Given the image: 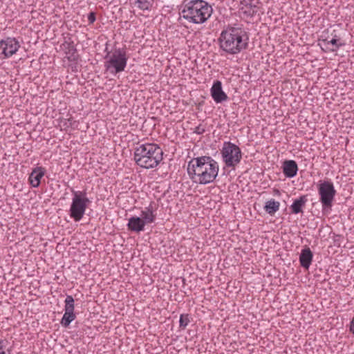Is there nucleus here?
<instances>
[{
    "label": "nucleus",
    "mask_w": 354,
    "mask_h": 354,
    "mask_svg": "<svg viewBox=\"0 0 354 354\" xmlns=\"http://www.w3.org/2000/svg\"><path fill=\"white\" fill-rule=\"evenodd\" d=\"M218 42L222 50L236 55L248 48L249 34L243 25L228 26L221 32Z\"/></svg>",
    "instance_id": "1"
},
{
    "label": "nucleus",
    "mask_w": 354,
    "mask_h": 354,
    "mask_svg": "<svg viewBox=\"0 0 354 354\" xmlns=\"http://www.w3.org/2000/svg\"><path fill=\"white\" fill-rule=\"evenodd\" d=\"M218 164L211 156L194 158L187 165L189 178L195 183L206 185L214 182L218 176Z\"/></svg>",
    "instance_id": "2"
},
{
    "label": "nucleus",
    "mask_w": 354,
    "mask_h": 354,
    "mask_svg": "<svg viewBox=\"0 0 354 354\" xmlns=\"http://www.w3.org/2000/svg\"><path fill=\"white\" fill-rule=\"evenodd\" d=\"M212 8L203 0H184L180 6V18L193 24H203L212 15Z\"/></svg>",
    "instance_id": "3"
},
{
    "label": "nucleus",
    "mask_w": 354,
    "mask_h": 354,
    "mask_svg": "<svg viewBox=\"0 0 354 354\" xmlns=\"http://www.w3.org/2000/svg\"><path fill=\"white\" fill-rule=\"evenodd\" d=\"M162 149L155 143H145L135 149L133 159L136 163L145 169H152L162 160Z\"/></svg>",
    "instance_id": "4"
},
{
    "label": "nucleus",
    "mask_w": 354,
    "mask_h": 354,
    "mask_svg": "<svg viewBox=\"0 0 354 354\" xmlns=\"http://www.w3.org/2000/svg\"><path fill=\"white\" fill-rule=\"evenodd\" d=\"M106 54L104 57V67L106 71H109L111 74H117L124 71L128 57L124 48H114L112 51H109L106 48Z\"/></svg>",
    "instance_id": "5"
},
{
    "label": "nucleus",
    "mask_w": 354,
    "mask_h": 354,
    "mask_svg": "<svg viewBox=\"0 0 354 354\" xmlns=\"http://www.w3.org/2000/svg\"><path fill=\"white\" fill-rule=\"evenodd\" d=\"M73 195L69 214L75 221H80L84 216L88 205L91 203L85 192L75 191L71 189Z\"/></svg>",
    "instance_id": "6"
},
{
    "label": "nucleus",
    "mask_w": 354,
    "mask_h": 354,
    "mask_svg": "<svg viewBox=\"0 0 354 354\" xmlns=\"http://www.w3.org/2000/svg\"><path fill=\"white\" fill-rule=\"evenodd\" d=\"M317 191L323 212L331 210L336 195L333 183L330 180H320L317 185Z\"/></svg>",
    "instance_id": "7"
},
{
    "label": "nucleus",
    "mask_w": 354,
    "mask_h": 354,
    "mask_svg": "<svg viewBox=\"0 0 354 354\" xmlns=\"http://www.w3.org/2000/svg\"><path fill=\"white\" fill-rule=\"evenodd\" d=\"M223 161L226 167L234 168L242 158L241 149L231 142H225L221 151Z\"/></svg>",
    "instance_id": "8"
},
{
    "label": "nucleus",
    "mask_w": 354,
    "mask_h": 354,
    "mask_svg": "<svg viewBox=\"0 0 354 354\" xmlns=\"http://www.w3.org/2000/svg\"><path fill=\"white\" fill-rule=\"evenodd\" d=\"M20 48L19 41L15 37H6L0 41V59L10 57Z\"/></svg>",
    "instance_id": "9"
},
{
    "label": "nucleus",
    "mask_w": 354,
    "mask_h": 354,
    "mask_svg": "<svg viewBox=\"0 0 354 354\" xmlns=\"http://www.w3.org/2000/svg\"><path fill=\"white\" fill-rule=\"evenodd\" d=\"M319 41L321 42L319 45L322 49L325 52H335L340 47L344 46V43L340 42L339 39L337 38L336 35H334L330 40H328L327 38H324V36L322 35Z\"/></svg>",
    "instance_id": "10"
},
{
    "label": "nucleus",
    "mask_w": 354,
    "mask_h": 354,
    "mask_svg": "<svg viewBox=\"0 0 354 354\" xmlns=\"http://www.w3.org/2000/svg\"><path fill=\"white\" fill-rule=\"evenodd\" d=\"M211 96L216 103H221L228 99L227 94L223 91L222 84L216 80L210 89Z\"/></svg>",
    "instance_id": "11"
},
{
    "label": "nucleus",
    "mask_w": 354,
    "mask_h": 354,
    "mask_svg": "<svg viewBox=\"0 0 354 354\" xmlns=\"http://www.w3.org/2000/svg\"><path fill=\"white\" fill-rule=\"evenodd\" d=\"M46 169L42 167H37L32 169L29 176V181L32 187H38L41 178L45 175Z\"/></svg>",
    "instance_id": "12"
},
{
    "label": "nucleus",
    "mask_w": 354,
    "mask_h": 354,
    "mask_svg": "<svg viewBox=\"0 0 354 354\" xmlns=\"http://www.w3.org/2000/svg\"><path fill=\"white\" fill-rule=\"evenodd\" d=\"M254 0H242L240 10L247 17H253L257 12V6L254 3Z\"/></svg>",
    "instance_id": "13"
},
{
    "label": "nucleus",
    "mask_w": 354,
    "mask_h": 354,
    "mask_svg": "<svg viewBox=\"0 0 354 354\" xmlns=\"http://www.w3.org/2000/svg\"><path fill=\"white\" fill-rule=\"evenodd\" d=\"M283 173L287 178H293L297 175L298 166L295 160H285L282 166Z\"/></svg>",
    "instance_id": "14"
},
{
    "label": "nucleus",
    "mask_w": 354,
    "mask_h": 354,
    "mask_svg": "<svg viewBox=\"0 0 354 354\" xmlns=\"http://www.w3.org/2000/svg\"><path fill=\"white\" fill-rule=\"evenodd\" d=\"M62 46L67 55V58L69 61H76L78 58L77 49L74 45V42L69 38L68 41H65Z\"/></svg>",
    "instance_id": "15"
},
{
    "label": "nucleus",
    "mask_w": 354,
    "mask_h": 354,
    "mask_svg": "<svg viewBox=\"0 0 354 354\" xmlns=\"http://www.w3.org/2000/svg\"><path fill=\"white\" fill-rule=\"evenodd\" d=\"M313 254L308 247L304 248L299 255V262L301 266L308 270L311 265Z\"/></svg>",
    "instance_id": "16"
},
{
    "label": "nucleus",
    "mask_w": 354,
    "mask_h": 354,
    "mask_svg": "<svg viewBox=\"0 0 354 354\" xmlns=\"http://www.w3.org/2000/svg\"><path fill=\"white\" fill-rule=\"evenodd\" d=\"M145 221L140 217L131 216L129 218L127 227L128 230L135 232H140L145 230Z\"/></svg>",
    "instance_id": "17"
},
{
    "label": "nucleus",
    "mask_w": 354,
    "mask_h": 354,
    "mask_svg": "<svg viewBox=\"0 0 354 354\" xmlns=\"http://www.w3.org/2000/svg\"><path fill=\"white\" fill-rule=\"evenodd\" d=\"M307 201V195H302L299 198L295 199L290 207L291 212L295 214H302L303 208L306 206Z\"/></svg>",
    "instance_id": "18"
},
{
    "label": "nucleus",
    "mask_w": 354,
    "mask_h": 354,
    "mask_svg": "<svg viewBox=\"0 0 354 354\" xmlns=\"http://www.w3.org/2000/svg\"><path fill=\"white\" fill-rule=\"evenodd\" d=\"M145 225L151 223L155 221L156 214H153V207L152 204H150L149 207H146L145 210L141 212V217Z\"/></svg>",
    "instance_id": "19"
},
{
    "label": "nucleus",
    "mask_w": 354,
    "mask_h": 354,
    "mask_svg": "<svg viewBox=\"0 0 354 354\" xmlns=\"http://www.w3.org/2000/svg\"><path fill=\"white\" fill-rule=\"evenodd\" d=\"M280 203L274 199L267 201L264 205L265 211L270 215H274L279 209Z\"/></svg>",
    "instance_id": "20"
},
{
    "label": "nucleus",
    "mask_w": 354,
    "mask_h": 354,
    "mask_svg": "<svg viewBox=\"0 0 354 354\" xmlns=\"http://www.w3.org/2000/svg\"><path fill=\"white\" fill-rule=\"evenodd\" d=\"M75 318L76 315L75 313L65 312L60 323L64 327H68Z\"/></svg>",
    "instance_id": "21"
},
{
    "label": "nucleus",
    "mask_w": 354,
    "mask_h": 354,
    "mask_svg": "<svg viewBox=\"0 0 354 354\" xmlns=\"http://www.w3.org/2000/svg\"><path fill=\"white\" fill-rule=\"evenodd\" d=\"M154 0H136L138 8L142 10H150L153 6Z\"/></svg>",
    "instance_id": "22"
},
{
    "label": "nucleus",
    "mask_w": 354,
    "mask_h": 354,
    "mask_svg": "<svg viewBox=\"0 0 354 354\" xmlns=\"http://www.w3.org/2000/svg\"><path fill=\"white\" fill-rule=\"evenodd\" d=\"M65 306L64 310L66 313H74V299L71 295H66V299L64 301Z\"/></svg>",
    "instance_id": "23"
},
{
    "label": "nucleus",
    "mask_w": 354,
    "mask_h": 354,
    "mask_svg": "<svg viewBox=\"0 0 354 354\" xmlns=\"http://www.w3.org/2000/svg\"><path fill=\"white\" fill-rule=\"evenodd\" d=\"M9 342L4 339H0V354H11L12 346L8 347Z\"/></svg>",
    "instance_id": "24"
},
{
    "label": "nucleus",
    "mask_w": 354,
    "mask_h": 354,
    "mask_svg": "<svg viewBox=\"0 0 354 354\" xmlns=\"http://www.w3.org/2000/svg\"><path fill=\"white\" fill-rule=\"evenodd\" d=\"M190 322L189 316L188 314H182L180 316L179 326L182 329H185Z\"/></svg>",
    "instance_id": "25"
},
{
    "label": "nucleus",
    "mask_w": 354,
    "mask_h": 354,
    "mask_svg": "<svg viewBox=\"0 0 354 354\" xmlns=\"http://www.w3.org/2000/svg\"><path fill=\"white\" fill-rule=\"evenodd\" d=\"M88 21L89 22V24H93L94 21H95L96 18H95V12H90L88 15Z\"/></svg>",
    "instance_id": "26"
},
{
    "label": "nucleus",
    "mask_w": 354,
    "mask_h": 354,
    "mask_svg": "<svg viewBox=\"0 0 354 354\" xmlns=\"http://www.w3.org/2000/svg\"><path fill=\"white\" fill-rule=\"evenodd\" d=\"M194 132L198 135H201L205 132V129L201 125H198L195 128Z\"/></svg>",
    "instance_id": "27"
},
{
    "label": "nucleus",
    "mask_w": 354,
    "mask_h": 354,
    "mask_svg": "<svg viewBox=\"0 0 354 354\" xmlns=\"http://www.w3.org/2000/svg\"><path fill=\"white\" fill-rule=\"evenodd\" d=\"M350 331L352 332L353 334L354 335V317L353 318L352 321L351 322Z\"/></svg>",
    "instance_id": "28"
},
{
    "label": "nucleus",
    "mask_w": 354,
    "mask_h": 354,
    "mask_svg": "<svg viewBox=\"0 0 354 354\" xmlns=\"http://www.w3.org/2000/svg\"><path fill=\"white\" fill-rule=\"evenodd\" d=\"M68 122L69 123L68 124H67V122L65 123L66 125L67 126H72L73 124V118H70L67 120Z\"/></svg>",
    "instance_id": "29"
}]
</instances>
